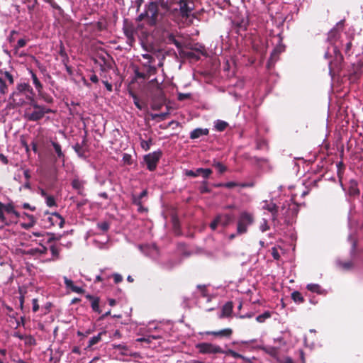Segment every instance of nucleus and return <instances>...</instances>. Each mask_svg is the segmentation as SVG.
Returning <instances> with one entry per match:
<instances>
[{
    "label": "nucleus",
    "mask_w": 363,
    "mask_h": 363,
    "mask_svg": "<svg viewBox=\"0 0 363 363\" xmlns=\"http://www.w3.org/2000/svg\"><path fill=\"white\" fill-rule=\"evenodd\" d=\"M218 220L219 221V224L223 226H227L229 225L233 219V216L230 214H223V215H218L217 216Z\"/></svg>",
    "instance_id": "19"
},
{
    "label": "nucleus",
    "mask_w": 363,
    "mask_h": 363,
    "mask_svg": "<svg viewBox=\"0 0 363 363\" xmlns=\"http://www.w3.org/2000/svg\"><path fill=\"white\" fill-rule=\"evenodd\" d=\"M167 43L169 44H174L178 49L182 48V44L176 39V36L174 33H168L167 35Z\"/></svg>",
    "instance_id": "23"
},
{
    "label": "nucleus",
    "mask_w": 363,
    "mask_h": 363,
    "mask_svg": "<svg viewBox=\"0 0 363 363\" xmlns=\"http://www.w3.org/2000/svg\"><path fill=\"white\" fill-rule=\"evenodd\" d=\"M306 289L313 293H316L318 294H323L324 293V290L322 289L320 286L318 284H308L306 286Z\"/></svg>",
    "instance_id": "24"
},
{
    "label": "nucleus",
    "mask_w": 363,
    "mask_h": 363,
    "mask_svg": "<svg viewBox=\"0 0 363 363\" xmlns=\"http://www.w3.org/2000/svg\"><path fill=\"white\" fill-rule=\"evenodd\" d=\"M160 338H162V336L160 335H149L147 337L139 338V339H138V341L150 342L151 340H157V339H160Z\"/></svg>",
    "instance_id": "43"
},
{
    "label": "nucleus",
    "mask_w": 363,
    "mask_h": 363,
    "mask_svg": "<svg viewBox=\"0 0 363 363\" xmlns=\"http://www.w3.org/2000/svg\"><path fill=\"white\" fill-rule=\"evenodd\" d=\"M74 151L76 152V153L78 155L79 157H85V154H84V150L83 148V147L79 145V143H77L74 147H73Z\"/></svg>",
    "instance_id": "39"
},
{
    "label": "nucleus",
    "mask_w": 363,
    "mask_h": 363,
    "mask_svg": "<svg viewBox=\"0 0 363 363\" xmlns=\"http://www.w3.org/2000/svg\"><path fill=\"white\" fill-rule=\"evenodd\" d=\"M333 51H334L335 55L337 57V55H339L340 59H342V55H341V54H340V51H339V50H338V47H337V45H335L333 46Z\"/></svg>",
    "instance_id": "60"
},
{
    "label": "nucleus",
    "mask_w": 363,
    "mask_h": 363,
    "mask_svg": "<svg viewBox=\"0 0 363 363\" xmlns=\"http://www.w3.org/2000/svg\"><path fill=\"white\" fill-rule=\"evenodd\" d=\"M291 298L297 303H301L304 301V298L299 291H295L291 294Z\"/></svg>",
    "instance_id": "32"
},
{
    "label": "nucleus",
    "mask_w": 363,
    "mask_h": 363,
    "mask_svg": "<svg viewBox=\"0 0 363 363\" xmlns=\"http://www.w3.org/2000/svg\"><path fill=\"white\" fill-rule=\"evenodd\" d=\"M103 84L105 85L108 91H112V85L110 83H108L107 81H103Z\"/></svg>",
    "instance_id": "61"
},
{
    "label": "nucleus",
    "mask_w": 363,
    "mask_h": 363,
    "mask_svg": "<svg viewBox=\"0 0 363 363\" xmlns=\"http://www.w3.org/2000/svg\"><path fill=\"white\" fill-rule=\"evenodd\" d=\"M179 11L183 18H188L194 8V3L191 0H180Z\"/></svg>",
    "instance_id": "9"
},
{
    "label": "nucleus",
    "mask_w": 363,
    "mask_h": 363,
    "mask_svg": "<svg viewBox=\"0 0 363 363\" xmlns=\"http://www.w3.org/2000/svg\"><path fill=\"white\" fill-rule=\"evenodd\" d=\"M14 82L13 75L6 70H0V93L6 94L9 91V86Z\"/></svg>",
    "instance_id": "6"
},
{
    "label": "nucleus",
    "mask_w": 363,
    "mask_h": 363,
    "mask_svg": "<svg viewBox=\"0 0 363 363\" xmlns=\"http://www.w3.org/2000/svg\"><path fill=\"white\" fill-rule=\"evenodd\" d=\"M145 11L149 25L155 26L161 20L162 15L159 13L157 3L150 2L146 6Z\"/></svg>",
    "instance_id": "5"
},
{
    "label": "nucleus",
    "mask_w": 363,
    "mask_h": 363,
    "mask_svg": "<svg viewBox=\"0 0 363 363\" xmlns=\"http://www.w3.org/2000/svg\"><path fill=\"white\" fill-rule=\"evenodd\" d=\"M27 42H28V40L26 39H23V38L19 39L17 42L16 45L15 46V49L18 50L19 48H23L26 45Z\"/></svg>",
    "instance_id": "45"
},
{
    "label": "nucleus",
    "mask_w": 363,
    "mask_h": 363,
    "mask_svg": "<svg viewBox=\"0 0 363 363\" xmlns=\"http://www.w3.org/2000/svg\"><path fill=\"white\" fill-rule=\"evenodd\" d=\"M113 347L118 350L121 354L123 355H128L129 354V351H128V349L127 347V346L125 345H123V344H118V345H113Z\"/></svg>",
    "instance_id": "29"
},
{
    "label": "nucleus",
    "mask_w": 363,
    "mask_h": 363,
    "mask_svg": "<svg viewBox=\"0 0 363 363\" xmlns=\"http://www.w3.org/2000/svg\"><path fill=\"white\" fill-rule=\"evenodd\" d=\"M235 186H240V183L234 182H229L226 183H223V187L231 189Z\"/></svg>",
    "instance_id": "48"
},
{
    "label": "nucleus",
    "mask_w": 363,
    "mask_h": 363,
    "mask_svg": "<svg viewBox=\"0 0 363 363\" xmlns=\"http://www.w3.org/2000/svg\"><path fill=\"white\" fill-rule=\"evenodd\" d=\"M147 191L143 190L138 196L132 194L131 199L133 204L140 206V204L143 203V199L147 197Z\"/></svg>",
    "instance_id": "20"
},
{
    "label": "nucleus",
    "mask_w": 363,
    "mask_h": 363,
    "mask_svg": "<svg viewBox=\"0 0 363 363\" xmlns=\"http://www.w3.org/2000/svg\"><path fill=\"white\" fill-rule=\"evenodd\" d=\"M47 248L43 246L40 245L39 247L36 248H31L29 250L26 252L27 254L31 255H43L46 253Z\"/></svg>",
    "instance_id": "25"
},
{
    "label": "nucleus",
    "mask_w": 363,
    "mask_h": 363,
    "mask_svg": "<svg viewBox=\"0 0 363 363\" xmlns=\"http://www.w3.org/2000/svg\"><path fill=\"white\" fill-rule=\"evenodd\" d=\"M337 265L343 270H349L352 267V263L351 262H341L340 260L337 261Z\"/></svg>",
    "instance_id": "35"
},
{
    "label": "nucleus",
    "mask_w": 363,
    "mask_h": 363,
    "mask_svg": "<svg viewBox=\"0 0 363 363\" xmlns=\"http://www.w3.org/2000/svg\"><path fill=\"white\" fill-rule=\"evenodd\" d=\"M98 227L103 231H106L109 228V225L106 222H102L98 224Z\"/></svg>",
    "instance_id": "51"
},
{
    "label": "nucleus",
    "mask_w": 363,
    "mask_h": 363,
    "mask_svg": "<svg viewBox=\"0 0 363 363\" xmlns=\"http://www.w3.org/2000/svg\"><path fill=\"white\" fill-rule=\"evenodd\" d=\"M161 156L162 152L160 150L155 151L144 156V162L148 170L154 171L156 169Z\"/></svg>",
    "instance_id": "8"
},
{
    "label": "nucleus",
    "mask_w": 363,
    "mask_h": 363,
    "mask_svg": "<svg viewBox=\"0 0 363 363\" xmlns=\"http://www.w3.org/2000/svg\"><path fill=\"white\" fill-rule=\"evenodd\" d=\"M273 50L275 52V53L279 55L281 52L284 51V46L281 44H279L277 45Z\"/></svg>",
    "instance_id": "52"
},
{
    "label": "nucleus",
    "mask_w": 363,
    "mask_h": 363,
    "mask_svg": "<svg viewBox=\"0 0 363 363\" xmlns=\"http://www.w3.org/2000/svg\"><path fill=\"white\" fill-rule=\"evenodd\" d=\"M143 57L147 60V62L144 64V66L148 67L149 72H155L156 71V68L155 67L150 65V64L153 61V57L149 54H143Z\"/></svg>",
    "instance_id": "28"
},
{
    "label": "nucleus",
    "mask_w": 363,
    "mask_h": 363,
    "mask_svg": "<svg viewBox=\"0 0 363 363\" xmlns=\"http://www.w3.org/2000/svg\"><path fill=\"white\" fill-rule=\"evenodd\" d=\"M262 208L264 210L268 211L272 213V219L274 220L278 217V207L273 202H269L268 201H263L262 203Z\"/></svg>",
    "instance_id": "11"
},
{
    "label": "nucleus",
    "mask_w": 363,
    "mask_h": 363,
    "mask_svg": "<svg viewBox=\"0 0 363 363\" xmlns=\"http://www.w3.org/2000/svg\"><path fill=\"white\" fill-rule=\"evenodd\" d=\"M51 145H52V147L57 155V157L59 159H62V161L64 162L65 161V154L62 150L61 145L55 141H51Z\"/></svg>",
    "instance_id": "22"
},
{
    "label": "nucleus",
    "mask_w": 363,
    "mask_h": 363,
    "mask_svg": "<svg viewBox=\"0 0 363 363\" xmlns=\"http://www.w3.org/2000/svg\"><path fill=\"white\" fill-rule=\"evenodd\" d=\"M4 208L7 218H12L14 220L13 223H16L20 214L15 210L14 206L11 203L4 204Z\"/></svg>",
    "instance_id": "13"
},
{
    "label": "nucleus",
    "mask_w": 363,
    "mask_h": 363,
    "mask_svg": "<svg viewBox=\"0 0 363 363\" xmlns=\"http://www.w3.org/2000/svg\"><path fill=\"white\" fill-rule=\"evenodd\" d=\"M14 220L12 218H8L5 215L4 204L0 202V223L2 225H9Z\"/></svg>",
    "instance_id": "16"
},
{
    "label": "nucleus",
    "mask_w": 363,
    "mask_h": 363,
    "mask_svg": "<svg viewBox=\"0 0 363 363\" xmlns=\"http://www.w3.org/2000/svg\"><path fill=\"white\" fill-rule=\"evenodd\" d=\"M46 205L49 207H53L56 206V201L55 198L52 196H46V198L45 199Z\"/></svg>",
    "instance_id": "42"
},
{
    "label": "nucleus",
    "mask_w": 363,
    "mask_h": 363,
    "mask_svg": "<svg viewBox=\"0 0 363 363\" xmlns=\"http://www.w3.org/2000/svg\"><path fill=\"white\" fill-rule=\"evenodd\" d=\"M24 177L26 178V181H29L30 178V172L28 169L24 170L23 172Z\"/></svg>",
    "instance_id": "64"
},
{
    "label": "nucleus",
    "mask_w": 363,
    "mask_h": 363,
    "mask_svg": "<svg viewBox=\"0 0 363 363\" xmlns=\"http://www.w3.org/2000/svg\"><path fill=\"white\" fill-rule=\"evenodd\" d=\"M43 1L45 3L49 4L52 9L57 11L60 15H62L64 13V11L62 9V7L60 5H58L55 0H43Z\"/></svg>",
    "instance_id": "26"
},
{
    "label": "nucleus",
    "mask_w": 363,
    "mask_h": 363,
    "mask_svg": "<svg viewBox=\"0 0 363 363\" xmlns=\"http://www.w3.org/2000/svg\"><path fill=\"white\" fill-rule=\"evenodd\" d=\"M64 283L65 285V287L67 289L72 291V292L77 293V294H83L84 292V290L83 288L74 285L72 280L68 279L67 277H63Z\"/></svg>",
    "instance_id": "12"
},
{
    "label": "nucleus",
    "mask_w": 363,
    "mask_h": 363,
    "mask_svg": "<svg viewBox=\"0 0 363 363\" xmlns=\"http://www.w3.org/2000/svg\"><path fill=\"white\" fill-rule=\"evenodd\" d=\"M84 184L85 182L79 178H75L72 182L73 189L77 190L79 194H83Z\"/></svg>",
    "instance_id": "18"
},
{
    "label": "nucleus",
    "mask_w": 363,
    "mask_h": 363,
    "mask_svg": "<svg viewBox=\"0 0 363 363\" xmlns=\"http://www.w3.org/2000/svg\"><path fill=\"white\" fill-rule=\"evenodd\" d=\"M223 354L231 355L234 358H240V359H242L246 360V361L249 360L245 357L242 356L240 354H238V352H235V351H233L232 350H228L227 351H224Z\"/></svg>",
    "instance_id": "37"
},
{
    "label": "nucleus",
    "mask_w": 363,
    "mask_h": 363,
    "mask_svg": "<svg viewBox=\"0 0 363 363\" xmlns=\"http://www.w3.org/2000/svg\"><path fill=\"white\" fill-rule=\"evenodd\" d=\"M228 125L227 122L221 120H217L214 123V127L218 131H223Z\"/></svg>",
    "instance_id": "31"
},
{
    "label": "nucleus",
    "mask_w": 363,
    "mask_h": 363,
    "mask_svg": "<svg viewBox=\"0 0 363 363\" xmlns=\"http://www.w3.org/2000/svg\"><path fill=\"white\" fill-rule=\"evenodd\" d=\"M199 190L202 194L208 193L210 191V189L207 186V182L204 181L202 182V186H201Z\"/></svg>",
    "instance_id": "47"
},
{
    "label": "nucleus",
    "mask_w": 363,
    "mask_h": 363,
    "mask_svg": "<svg viewBox=\"0 0 363 363\" xmlns=\"http://www.w3.org/2000/svg\"><path fill=\"white\" fill-rule=\"evenodd\" d=\"M30 107L25 110L24 117L29 121L36 122L45 116L46 113H53V110L45 106L39 105L35 101L30 104Z\"/></svg>",
    "instance_id": "2"
},
{
    "label": "nucleus",
    "mask_w": 363,
    "mask_h": 363,
    "mask_svg": "<svg viewBox=\"0 0 363 363\" xmlns=\"http://www.w3.org/2000/svg\"><path fill=\"white\" fill-rule=\"evenodd\" d=\"M208 133H209V130L208 128H198L193 130L190 133L189 137L191 139L195 140V139H198V138H201V136L208 135Z\"/></svg>",
    "instance_id": "15"
},
{
    "label": "nucleus",
    "mask_w": 363,
    "mask_h": 363,
    "mask_svg": "<svg viewBox=\"0 0 363 363\" xmlns=\"http://www.w3.org/2000/svg\"><path fill=\"white\" fill-rule=\"evenodd\" d=\"M134 104L139 110H143L144 106L140 102L138 98L136 96H133Z\"/></svg>",
    "instance_id": "49"
},
{
    "label": "nucleus",
    "mask_w": 363,
    "mask_h": 363,
    "mask_svg": "<svg viewBox=\"0 0 363 363\" xmlns=\"http://www.w3.org/2000/svg\"><path fill=\"white\" fill-rule=\"evenodd\" d=\"M13 336L18 337L20 340H23L26 335L21 334L19 332H15Z\"/></svg>",
    "instance_id": "63"
},
{
    "label": "nucleus",
    "mask_w": 363,
    "mask_h": 363,
    "mask_svg": "<svg viewBox=\"0 0 363 363\" xmlns=\"http://www.w3.org/2000/svg\"><path fill=\"white\" fill-rule=\"evenodd\" d=\"M106 334V332H101L97 335L90 338L88 342V347H91L94 345L99 343L101 340L102 335Z\"/></svg>",
    "instance_id": "27"
},
{
    "label": "nucleus",
    "mask_w": 363,
    "mask_h": 363,
    "mask_svg": "<svg viewBox=\"0 0 363 363\" xmlns=\"http://www.w3.org/2000/svg\"><path fill=\"white\" fill-rule=\"evenodd\" d=\"M233 331L230 328L223 329L219 331H208L206 333L207 335H213L216 336H221V337H230L232 334Z\"/></svg>",
    "instance_id": "21"
},
{
    "label": "nucleus",
    "mask_w": 363,
    "mask_h": 363,
    "mask_svg": "<svg viewBox=\"0 0 363 363\" xmlns=\"http://www.w3.org/2000/svg\"><path fill=\"white\" fill-rule=\"evenodd\" d=\"M269 229V226L266 220H264V223L260 225V230L262 232H265Z\"/></svg>",
    "instance_id": "58"
},
{
    "label": "nucleus",
    "mask_w": 363,
    "mask_h": 363,
    "mask_svg": "<svg viewBox=\"0 0 363 363\" xmlns=\"http://www.w3.org/2000/svg\"><path fill=\"white\" fill-rule=\"evenodd\" d=\"M196 347L201 354H212L224 353V350L220 346L209 342L199 343L196 345Z\"/></svg>",
    "instance_id": "7"
},
{
    "label": "nucleus",
    "mask_w": 363,
    "mask_h": 363,
    "mask_svg": "<svg viewBox=\"0 0 363 363\" xmlns=\"http://www.w3.org/2000/svg\"><path fill=\"white\" fill-rule=\"evenodd\" d=\"M213 166L218 170L220 173H223L226 170L225 166H224L220 162L214 163Z\"/></svg>",
    "instance_id": "46"
},
{
    "label": "nucleus",
    "mask_w": 363,
    "mask_h": 363,
    "mask_svg": "<svg viewBox=\"0 0 363 363\" xmlns=\"http://www.w3.org/2000/svg\"><path fill=\"white\" fill-rule=\"evenodd\" d=\"M212 174L211 169L198 168L196 170H186L185 174L188 177H196L201 175L204 179H208Z\"/></svg>",
    "instance_id": "10"
},
{
    "label": "nucleus",
    "mask_w": 363,
    "mask_h": 363,
    "mask_svg": "<svg viewBox=\"0 0 363 363\" xmlns=\"http://www.w3.org/2000/svg\"><path fill=\"white\" fill-rule=\"evenodd\" d=\"M349 193L351 195H357L359 193V191L357 188V183L354 180L350 181Z\"/></svg>",
    "instance_id": "33"
},
{
    "label": "nucleus",
    "mask_w": 363,
    "mask_h": 363,
    "mask_svg": "<svg viewBox=\"0 0 363 363\" xmlns=\"http://www.w3.org/2000/svg\"><path fill=\"white\" fill-rule=\"evenodd\" d=\"M298 212V206L293 201V199L286 201L280 210V214L283 216L284 221L289 223L290 219L296 216Z\"/></svg>",
    "instance_id": "4"
},
{
    "label": "nucleus",
    "mask_w": 363,
    "mask_h": 363,
    "mask_svg": "<svg viewBox=\"0 0 363 363\" xmlns=\"http://www.w3.org/2000/svg\"><path fill=\"white\" fill-rule=\"evenodd\" d=\"M342 25H343L342 21H340L339 23H337V26H336L337 28H333V30H331L329 32L328 36V40L330 43L335 44L336 43L337 39L340 37L338 28L340 27H342Z\"/></svg>",
    "instance_id": "14"
},
{
    "label": "nucleus",
    "mask_w": 363,
    "mask_h": 363,
    "mask_svg": "<svg viewBox=\"0 0 363 363\" xmlns=\"http://www.w3.org/2000/svg\"><path fill=\"white\" fill-rule=\"evenodd\" d=\"M191 96V94L190 93L183 94L178 92L177 93V99L179 101H184L187 99H190Z\"/></svg>",
    "instance_id": "44"
},
{
    "label": "nucleus",
    "mask_w": 363,
    "mask_h": 363,
    "mask_svg": "<svg viewBox=\"0 0 363 363\" xmlns=\"http://www.w3.org/2000/svg\"><path fill=\"white\" fill-rule=\"evenodd\" d=\"M35 93L28 83L21 82L16 85V90L9 97V103L12 108L21 107L30 104L34 99Z\"/></svg>",
    "instance_id": "1"
},
{
    "label": "nucleus",
    "mask_w": 363,
    "mask_h": 363,
    "mask_svg": "<svg viewBox=\"0 0 363 363\" xmlns=\"http://www.w3.org/2000/svg\"><path fill=\"white\" fill-rule=\"evenodd\" d=\"M272 255L276 260H278L280 258L279 253L275 247L272 248Z\"/></svg>",
    "instance_id": "50"
},
{
    "label": "nucleus",
    "mask_w": 363,
    "mask_h": 363,
    "mask_svg": "<svg viewBox=\"0 0 363 363\" xmlns=\"http://www.w3.org/2000/svg\"><path fill=\"white\" fill-rule=\"evenodd\" d=\"M253 223L254 216L252 213L247 211L241 212L237 224V234L242 235L246 233L247 228Z\"/></svg>",
    "instance_id": "3"
},
{
    "label": "nucleus",
    "mask_w": 363,
    "mask_h": 363,
    "mask_svg": "<svg viewBox=\"0 0 363 363\" xmlns=\"http://www.w3.org/2000/svg\"><path fill=\"white\" fill-rule=\"evenodd\" d=\"M271 313L269 311H265L261 315L257 316L256 320L259 323H264L267 319L271 317Z\"/></svg>",
    "instance_id": "38"
},
{
    "label": "nucleus",
    "mask_w": 363,
    "mask_h": 363,
    "mask_svg": "<svg viewBox=\"0 0 363 363\" xmlns=\"http://www.w3.org/2000/svg\"><path fill=\"white\" fill-rule=\"evenodd\" d=\"M348 240L351 241L352 247V250H354L355 249V247H356V242H355L354 239L352 238V235H349Z\"/></svg>",
    "instance_id": "62"
},
{
    "label": "nucleus",
    "mask_w": 363,
    "mask_h": 363,
    "mask_svg": "<svg viewBox=\"0 0 363 363\" xmlns=\"http://www.w3.org/2000/svg\"><path fill=\"white\" fill-rule=\"evenodd\" d=\"M113 279H114V282L116 284H118V283H120L121 281H122L123 277L119 274H113Z\"/></svg>",
    "instance_id": "54"
},
{
    "label": "nucleus",
    "mask_w": 363,
    "mask_h": 363,
    "mask_svg": "<svg viewBox=\"0 0 363 363\" xmlns=\"http://www.w3.org/2000/svg\"><path fill=\"white\" fill-rule=\"evenodd\" d=\"M39 309V306L38 304L37 299L34 298L33 299V312H37Z\"/></svg>",
    "instance_id": "57"
},
{
    "label": "nucleus",
    "mask_w": 363,
    "mask_h": 363,
    "mask_svg": "<svg viewBox=\"0 0 363 363\" xmlns=\"http://www.w3.org/2000/svg\"><path fill=\"white\" fill-rule=\"evenodd\" d=\"M351 48H352V43L351 42H348L346 44V47H345V52L346 55H350Z\"/></svg>",
    "instance_id": "56"
},
{
    "label": "nucleus",
    "mask_w": 363,
    "mask_h": 363,
    "mask_svg": "<svg viewBox=\"0 0 363 363\" xmlns=\"http://www.w3.org/2000/svg\"><path fill=\"white\" fill-rule=\"evenodd\" d=\"M152 144V140L151 138H150L148 140H141L140 141V146L145 151L149 150Z\"/></svg>",
    "instance_id": "40"
},
{
    "label": "nucleus",
    "mask_w": 363,
    "mask_h": 363,
    "mask_svg": "<svg viewBox=\"0 0 363 363\" xmlns=\"http://www.w3.org/2000/svg\"><path fill=\"white\" fill-rule=\"evenodd\" d=\"M52 216L53 217H55L56 218H57L58 220H60V225L62 226V223H64V220L63 218H62V216L58 213H52Z\"/></svg>",
    "instance_id": "59"
},
{
    "label": "nucleus",
    "mask_w": 363,
    "mask_h": 363,
    "mask_svg": "<svg viewBox=\"0 0 363 363\" xmlns=\"http://www.w3.org/2000/svg\"><path fill=\"white\" fill-rule=\"evenodd\" d=\"M6 350L0 348V363H5L4 359L6 358Z\"/></svg>",
    "instance_id": "53"
},
{
    "label": "nucleus",
    "mask_w": 363,
    "mask_h": 363,
    "mask_svg": "<svg viewBox=\"0 0 363 363\" xmlns=\"http://www.w3.org/2000/svg\"><path fill=\"white\" fill-rule=\"evenodd\" d=\"M30 74H31V77H32V79H33V84H34V86H35V89H37V91L38 92H40L42 89H43L42 84L40 83V82L39 81V79H38L36 74L34 72L30 71Z\"/></svg>",
    "instance_id": "30"
},
{
    "label": "nucleus",
    "mask_w": 363,
    "mask_h": 363,
    "mask_svg": "<svg viewBox=\"0 0 363 363\" xmlns=\"http://www.w3.org/2000/svg\"><path fill=\"white\" fill-rule=\"evenodd\" d=\"M279 59V55L277 53H275V52L273 50L271 53L270 57L269 59L267 67L269 68L272 66L274 65V63L278 60Z\"/></svg>",
    "instance_id": "36"
},
{
    "label": "nucleus",
    "mask_w": 363,
    "mask_h": 363,
    "mask_svg": "<svg viewBox=\"0 0 363 363\" xmlns=\"http://www.w3.org/2000/svg\"><path fill=\"white\" fill-rule=\"evenodd\" d=\"M23 340L26 345L32 346L36 344L35 338L31 335H26Z\"/></svg>",
    "instance_id": "41"
},
{
    "label": "nucleus",
    "mask_w": 363,
    "mask_h": 363,
    "mask_svg": "<svg viewBox=\"0 0 363 363\" xmlns=\"http://www.w3.org/2000/svg\"><path fill=\"white\" fill-rule=\"evenodd\" d=\"M233 303L232 302H227L222 308L221 313L219 315L220 318L229 317L230 316L232 312H233Z\"/></svg>",
    "instance_id": "17"
},
{
    "label": "nucleus",
    "mask_w": 363,
    "mask_h": 363,
    "mask_svg": "<svg viewBox=\"0 0 363 363\" xmlns=\"http://www.w3.org/2000/svg\"><path fill=\"white\" fill-rule=\"evenodd\" d=\"M220 225L219 221L218 220L217 217L211 222L210 227L212 230H216L217 226Z\"/></svg>",
    "instance_id": "55"
},
{
    "label": "nucleus",
    "mask_w": 363,
    "mask_h": 363,
    "mask_svg": "<svg viewBox=\"0 0 363 363\" xmlns=\"http://www.w3.org/2000/svg\"><path fill=\"white\" fill-rule=\"evenodd\" d=\"M87 298H89L91 300H92V301H91V308H92L93 311H94L96 312L100 313L99 299L96 298H94L93 296H89V295L87 296Z\"/></svg>",
    "instance_id": "34"
}]
</instances>
